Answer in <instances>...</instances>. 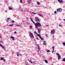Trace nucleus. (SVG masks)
Masks as SVG:
<instances>
[{
  "label": "nucleus",
  "instance_id": "dca6fc26",
  "mask_svg": "<svg viewBox=\"0 0 65 65\" xmlns=\"http://www.w3.org/2000/svg\"><path fill=\"white\" fill-rule=\"evenodd\" d=\"M9 10H12V8L10 7H9Z\"/></svg>",
  "mask_w": 65,
  "mask_h": 65
},
{
  "label": "nucleus",
  "instance_id": "864d4df0",
  "mask_svg": "<svg viewBox=\"0 0 65 65\" xmlns=\"http://www.w3.org/2000/svg\"><path fill=\"white\" fill-rule=\"evenodd\" d=\"M20 56H22V54H20Z\"/></svg>",
  "mask_w": 65,
  "mask_h": 65
},
{
  "label": "nucleus",
  "instance_id": "bb28decb",
  "mask_svg": "<svg viewBox=\"0 0 65 65\" xmlns=\"http://www.w3.org/2000/svg\"><path fill=\"white\" fill-rule=\"evenodd\" d=\"M34 33L35 34H37V32H36V31H35Z\"/></svg>",
  "mask_w": 65,
  "mask_h": 65
},
{
  "label": "nucleus",
  "instance_id": "b1692460",
  "mask_svg": "<svg viewBox=\"0 0 65 65\" xmlns=\"http://www.w3.org/2000/svg\"><path fill=\"white\" fill-rule=\"evenodd\" d=\"M25 64H25L26 65H29V64H28V63H27L26 62L25 63Z\"/></svg>",
  "mask_w": 65,
  "mask_h": 65
},
{
  "label": "nucleus",
  "instance_id": "09e8293b",
  "mask_svg": "<svg viewBox=\"0 0 65 65\" xmlns=\"http://www.w3.org/2000/svg\"><path fill=\"white\" fill-rule=\"evenodd\" d=\"M39 15V16H41V15L39 14V15Z\"/></svg>",
  "mask_w": 65,
  "mask_h": 65
},
{
  "label": "nucleus",
  "instance_id": "393cba45",
  "mask_svg": "<svg viewBox=\"0 0 65 65\" xmlns=\"http://www.w3.org/2000/svg\"><path fill=\"white\" fill-rule=\"evenodd\" d=\"M62 44L63 45H65V42L63 43Z\"/></svg>",
  "mask_w": 65,
  "mask_h": 65
},
{
  "label": "nucleus",
  "instance_id": "2f4dec72",
  "mask_svg": "<svg viewBox=\"0 0 65 65\" xmlns=\"http://www.w3.org/2000/svg\"><path fill=\"white\" fill-rule=\"evenodd\" d=\"M47 52H50V51L49 50H48L47 51Z\"/></svg>",
  "mask_w": 65,
  "mask_h": 65
},
{
  "label": "nucleus",
  "instance_id": "a19ab883",
  "mask_svg": "<svg viewBox=\"0 0 65 65\" xmlns=\"http://www.w3.org/2000/svg\"><path fill=\"white\" fill-rule=\"evenodd\" d=\"M14 34H17V32H14Z\"/></svg>",
  "mask_w": 65,
  "mask_h": 65
},
{
  "label": "nucleus",
  "instance_id": "423d86ee",
  "mask_svg": "<svg viewBox=\"0 0 65 65\" xmlns=\"http://www.w3.org/2000/svg\"><path fill=\"white\" fill-rule=\"evenodd\" d=\"M37 46H38V51H39V52H40V46H39L38 44L37 45Z\"/></svg>",
  "mask_w": 65,
  "mask_h": 65
},
{
  "label": "nucleus",
  "instance_id": "1a4fd4ad",
  "mask_svg": "<svg viewBox=\"0 0 65 65\" xmlns=\"http://www.w3.org/2000/svg\"><path fill=\"white\" fill-rule=\"evenodd\" d=\"M10 38L12 39V40H13V41H14V38L13 37L11 36V37Z\"/></svg>",
  "mask_w": 65,
  "mask_h": 65
},
{
  "label": "nucleus",
  "instance_id": "37998d69",
  "mask_svg": "<svg viewBox=\"0 0 65 65\" xmlns=\"http://www.w3.org/2000/svg\"><path fill=\"white\" fill-rule=\"evenodd\" d=\"M8 20H9V19H10V18H8Z\"/></svg>",
  "mask_w": 65,
  "mask_h": 65
},
{
  "label": "nucleus",
  "instance_id": "58836bf2",
  "mask_svg": "<svg viewBox=\"0 0 65 65\" xmlns=\"http://www.w3.org/2000/svg\"><path fill=\"white\" fill-rule=\"evenodd\" d=\"M12 23H14V21L13 20H12Z\"/></svg>",
  "mask_w": 65,
  "mask_h": 65
},
{
  "label": "nucleus",
  "instance_id": "5701e85b",
  "mask_svg": "<svg viewBox=\"0 0 65 65\" xmlns=\"http://www.w3.org/2000/svg\"><path fill=\"white\" fill-rule=\"evenodd\" d=\"M29 62H30V63H33V62H32V61H31V60H29Z\"/></svg>",
  "mask_w": 65,
  "mask_h": 65
},
{
  "label": "nucleus",
  "instance_id": "4468645a",
  "mask_svg": "<svg viewBox=\"0 0 65 65\" xmlns=\"http://www.w3.org/2000/svg\"><path fill=\"white\" fill-rule=\"evenodd\" d=\"M45 62L46 63H48V62H47V61L46 60H44Z\"/></svg>",
  "mask_w": 65,
  "mask_h": 65
},
{
  "label": "nucleus",
  "instance_id": "4c0bfd02",
  "mask_svg": "<svg viewBox=\"0 0 65 65\" xmlns=\"http://www.w3.org/2000/svg\"><path fill=\"white\" fill-rule=\"evenodd\" d=\"M30 19L31 20V21L32 22H33V20H32V18H30Z\"/></svg>",
  "mask_w": 65,
  "mask_h": 65
},
{
  "label": "nucleus",
  "instance_id": "2eb2a0df",
  "mask_svg": "<svg viewBox=\"0 0 65 65\" xmlns=\"http://www.w3.org/2000/svg\"><path fill=\"white\" fill-rule=\"evenodd\" d=\"M37 35L38 36H39V37H40V38L41 37V36L39 34H38Z\"/></svg>",
  "mask_w": 65,
  "mask_h": 65
},
{
  "label": "nucleus",
  "instance_id": "7ed1b4c3",
  "mask_svg": "<svg viewBox=\"0 0 65 65\" xmlns=\"http://www.w3.org/2000/svg\"><path fill=\"white\" fill-rule=\"evenodd\" d=\"M56 55H58V60L60 59H61V56H60V55L59 53H56Z\"/></svg>",
  "mask_w": 65,
  "mask_h": 65
},
{
  "label": "nucleus",
  "instance_id": "c756f323",
  "mask_svg": "<svg viewBox=\"0 0 65 65\" xmlns=\"http://www.w3.org/2000/svg\"><path fill=\"white\" fill-rule=\"evenodd\" d=\"M52 48H53V50H54V49L55 48V47L54 46H53L52 47Z\"/></svg>",
  "mask_w": 65,
  "mask_h": 65
},
{
  "label": "nucleus",
  "instance_id": "4be33fe9",
  "mask_svg": "<svg viewBox=\"0 0 65 65\" xmlns=\"http://www.w3.org/2000/svg\"><path fill=\"white\" fill-rule=\"evenodd\" d=\"M62 61H65V58H64L62 59Z\"/></svg>",
  "mask_w": 65,
  "mask_h": 65
},
{
  "label": "nucleus",
  "instance_id": "4d7b16f0",
  "mask_svg": "<svg viewBox=\"0 0 65 65\" xmlns=\"http://www.w3.org/2000/svg\"><path fill=\"white\" fill-rule=\"evenodd\" d=\"M41 52H40V53Z\"/></svg>",
  "mask_w": 65,
  "mask_h": 65
},
{
  "label": "nucleus",
  "instance_id": "72a5a7b5",
  "mask_svg": "<svg viewBox=\"0 0 65 65\" xmlns=\"http://www.w3.org/2000/svg\"><path fill=\"white\" fill-rule=\"evenodd\" d=\"M20 3H23V2H22V0H20Z\"/></svg>",
  "mask_w": 65,
  "mask_h": 65
},
{
  "label": "nucleus",
  "instance_id": "f257e3e1",
  "mask_svg": "<svg viewBox=\"0 0 65 65\" xmlns=\"http://www.w3.org/2000/svg\"><path fill=\"white\" fill-rule=\"evenodd\" d=\"M35 25L36 27L35 28H36V29H38V27H40L42 26V25H41V24L40 23L38 22L36 23L35 24Z\"/></svg>",
  "mask_w": 65,
  "mask_h": 65
},
{
  "label": "nucleus",
  "instance_id": "f8f14e48",
  "mask_svg": "<svg viewBox=\"0 0 65 65\" xmlns=\"http://www.w3.org/2000/svg\"><path fill=\"white\" fill-rule=\"evenodd\" d=\"M1 47H2L4 49V50H5V47H4V46H2V45L1 46Z\"/></svg>",
  "mask_w": 65,
  "mask_h": 65
},
{
  "label": "nucleus",
  "instance_id": "473e14b6",
  "mask_svg": "<svg viewBox=\"0 0 65 65\" xmlns=\"http://www.w3.org/2000/svg\"><path fill=\"white\" fill-rule=\"evenodd\" d=\"M32 23H33V24H35V23L33 21H32Z\"/></svg>",
  "mask_w": 65,
  "mask_h": 65
},
{
  "label": "nucleus",
  "instance_id": "c85d7f7f",
  "mask_svg": "<svg viewBox=\"0 0 65 65\" xmlns=\"http://www.w3.org/2000/svg\"><path fill=\"white\" fill-rule=\"evenodd\" d=\"M29 27H30V29H31V28H32V26L31 25H30Z\"/></svg>",
  "mask_w": 65,
  "mask_h": 65
},
{
  "label": "nucleus",
  "instance_id": "de8ad7c7",
  "mask_svg": "<svg viewBox=\"0 0 65 65\" xmlns=\"http://www.w3.org/2000/svg\"><path fill=\"white\" fill-rule=\"evenodd\" d=\"M2 45L1 44H0V46H2Z\"/></svg>",
  "mask_w": 65,
  "mask_h": 65
},
{
  "label": "nucleus",
  "instance_id": "3c124183",
  "mask_svg": "<svg viewBox=\"0 0 65 65\" xmlns=\"http://www.w3.org/2000/svg\"><path fill=\"white\" fill-rule=\"evenodd\" d=\"M54 37H55V36H53V38H54Z\"/></svg>",
  "mask_w": 65,
  "mask_h": 65
},
{
  "label": "nucleus",
  "instance_id": "c9c22d12",
  "mask_svg": "<svg viewBox=\"0 0 65 65\" xmlns=\"http://www.w3.org/2000/svg\"><path fill=\"white\" fill-rule=\"evenodd\" d=\"M17 26L18 27H20V25H17Z\"/></svg>",
  "mask_w": 65,
  "mask_h": 65
},
{
  "label": "nucleus",
  "instance_id": "cd10ccee",
  "mask_svg": "<svg viewBox=\"0 0 65 65\" xmlns=\"http://www.w3.org/2000/svg\"><path fill=\"white\" fill-rule=\"evenodd\" d=\"M6 61V60L4 59H3V61L4 62H5V61Z\"/></svg>",
  "mask_w": 65,
  "mask_h": 65
},
{
  "label": "nucleus",
  "instance_id": "49530a36",
  "mask_svg": "<svg viewBox=\"0 0 65 65\" xmlns=\"http://www.w3.org/2000/svg\"><path fill=\"white\" fill-rule=\"evenodd\" d=\"M0 42L1 43H3V42H2V41H1Z\"/></svg>",
  "mask_w": 65,
  "mask_h": 65
},
{
  "label": "nucleus",
  "instance_id": "6ab92c4d",
  "mask_svg": "<svg viewBox=\"0 0 65 65\" xmlns=\"http://www.w3.org/2000/svg\"><path fill=\"white\" fill-rule=\"evenodd\" d=\"M37 4L38 5H40V3L39 2H37Z\"/></svg>",
  "mask_w": 65,
  "mask_h": 65
},
{
  "label": "nucleus",
  "instance_id": "5fc2aeb1",
  "mask_svg": "<svg viewBox=\"0 0 65 65\" xmlns=\"http://www.w3.org/2000/svg\"><path fill=\"white\" fill-rule=\"evenodd\" d=\"M63 21H65V19H64L63 20Z\"/></svg>",
  "mask_w": 65,
  "mask_h": 65
},
{
  "label": "nucleus",
  "instance_id": "a18cd8bd",
  "mask_svg": "<svg viewBox=\"0 0 65 65\" xmlns=\"http://www.w3.org/2000/svg\"><path fill=\"white\" fill-rule=\"evenodd\" d=\"M21 11H23V9H21Z\"/></svg>",
  "mask_w": 65,
  "mask_h": 65
},
{
  "label": "nucleus",
  "instance_id": "412c9836",
  "mask_svg": "<svg viewBox=\"0 0 65 65\" xmlns=\"http://www.w3.org/2000/svg\"><path fill=\"white\" fill-rule=\"evenodd\" d=\"M17 56H19V52H17Z\"/></svg>",
  "mask_w": 65,
  "mask_h": 65
},
{
  "label": "nucleus",
  "instance_id": "ddd939ff",
  "mask_svg": "<svg viewBox=\"0 0 65 65\" xmlns=\"http://www.w3.org/2000/svg\"><path fill=\"white\" fill-rule=\"evenodd\" d=\"M38 29L39 33H40V29L39 28H38Z\"/></svg>",
  "mask_w": 65,
  "mask_h": 65
},
{
  "label": "nucleus",
  "instance_id": "e433bc0d",
  "mask_svg": "<svg viewBox=\"0 0 65 65\" xmlns=\"http://www.w3.org/2000/svg\"><path fill=\"white\" fill-rule=\"evenodd\" d=\"M54 13L56 14V13H57V12L56 11H55L54 12Z\"/></svg>",
  "mask_w": 65,
  "mask_h": 65
},
{
  "label": "nucleus",
  "instance_id": "7c9ffc66",
  "mask_svg": "<svg viewBox=\"0 0 65 65\" xmlns=\"http://www.w3.org/2000/svg\"><path fill=\"white\" fill-rule=\"evenodd\" d=\"M54 49H53V51L52 52V53H54Z\"/></svg>",
  "mask_w": 65,
  "mask_h": 65
},
{
  "label": "nucleus",
  "instance_id": "aec40b11",
  "mask_svg": "<svg viewBox=\"0 0 65 65\" xmlns=\"http://www.w3.org/2000/svg\"><path fill=\"white\" fill-rule=\"evenodd\" d=\"M40 38L42 40H43V38H42V37H41Z\"/></svg>",
  "mask_w": 65,
  "mask_h": 65
},
{
  "label": "nucleus",
  "instance_id": "79ce46f5",
  "mask_svg": "<svg viewBox=\"0 0 65 65\" xmlns=\"http://www.w3.org/2000/svg\"><path fill=\"white\" fill-rule=\"evenodd\" d=\"M36 39H37V40H38V38H36Z\"/></svg>",
  "mask_w": 65,
  "mask_h": 65
},
{
  "label": "nucleus",
  "instance_id": "f03ea898",
  "mask_svg": "<svg viewBox=\"0 0 65 65\" xmlns=\"http://www.w3.org/2000/svg\"><path fill=\"white\" fill-rule=\"evenodd\" d=\"M62 10V9L61 8L58 9H57V11L58 12H61Z\"/></svg>",
  "mask_w": 65,
  "mask_h": 65
},
{
  "label": "nucleus",
  "instance_id": "0eeeda50",
  "mask_svg": "<svg viewBox=\"0 0 65 65\" xmlns=\"http://www.w3.org/2000/svg\"><path fill=\"white\" fill-rule=\"evenodd\" d=\"M43 45H46L47 44V43H46V41H43Z\"/></svg>",
  "mask_w": 65,
  "mask_h": 65
},
{
  "label": "nucleus",
  "instance_id": "20e7f679",
  "mask_svg": "<svg viewBox=\"0 0 65 65\" xmlns=\"http://www.w3.org/2000/svg\"><path fill=\"white\" fill-rule=\"evenodd\" d=\"M55 31L54 29L52 30L51 31V33L52 34H54V33H55Z\"/></svg>",
  "mask_w": 65,
  "mask_h": 65
},
{
  "label": "nucleus",
  "instance_id": "6e6552de",
  "mask_svg": "<svg viewBox=\"0 0 65 65\" xmlns=\"http://www.w3.org/2000/svg\"><path fill=\"white\" fill-rule=\"evenodd\" d=\"M58 2H59L60 3H63V1L62 0H57Z\"/></svg>",
  "mask_w": 65,
  "mask_h": 65
},
{
  "label": "nucleus",
  "instance_id": "9d476101",
  "mask_svg": "<svg viewBox=\"0 0 65 65\" xmlns=\"http://www.w3.org/2000/svg\"><path fill=\"white\" fill-rule=\"evenodd\" d=\"M35 20L36 21H39V19H38V18H36Z\"/></svg>",
  "mask_w": 65,
  "mask_h": 65
},
{
  "label": "nucleus",
  "instance_id": "ea45409f",
  "mask_svg": "<svg viewBox=\"0 0 65 65\" xmlns=\"http://www.w3.org/2000/svg\"><path fill=\"white\" fill-rule=\"evenodd\" d=\"M45 35H46V37H48V36L46 34Z\"/></svg>",
  "mask_w": 65,
  "mask_h": 65
},
{
  "label": "nucleus",
  "instance_id": "c03bdc74",
  "mask_svg": "<svg viewBox=\"0 0 65 65\" xmlns=\"http://www.w3.org/2000/svg\"><path fill=\"white\" fill-rule=\"evenodd\" d=\"M6 21L7 22H8V20H6Z\"/></svg>",
  "mask_w": 65,
  "mask_h": 65
},
{
  "label": "nucleus",
  "instance_id": "603ef678",
  "mask_svg": "<svg viewBox=\"0 0 65 65\" xmlns=\"http://www.w3.org/2000/svg\"><path fill=\"white\" fill-rule=\"evenodd\" d=\"M26 23H27V24H29V23H28V22H26Z\"/></svg>",
  "mask_w": 65,
  "mask_h": 65
},
{
  "label": "nucleus",
  "instance_id": "a211bd4d",
  "mask_svg": "<svg viewBox=\"0 0 65 65\" xmlns=\"http://www.w3.org/2000/svg\"><path fill=\"white\" fill-rule=\"evenodd\" d=\"M1 60H3V59H4V58L2 57H1Z\"/></svg>",
  "mask_w": 65,
  "mask_h": 65
},
{
  "label": "nucleus",
  "instance_id": "6e6d98bb",
  "mask_svg": "<svg viewBox=\"0 0 65 65\" xmlns=\"http://www.w3.org/2000/svg\"><path fill=\"white\" fill-rule=\"evenodd\" d=\"M28 60H29V59H28Z\"/></svg>",
  "mask_w": 65,
  "mask_h": 65
},
{
  "label": "nucleus",
  "instance_id": "39448f33",
  "mask_svg": "<svg viewBox=\"0 0 65 65\" xmlns=\"http://www.w3.org/2000/svg\"><path fill=\"white\" fill-rule=\"evenodd\" d=\"M30 35L31 38H34V36H33V35L32 33H30Z\"/></svg>",
  "mask_w": 65,
  "mask_h": 65
},
{
  "label": "nucleus",
  "instance_id": "8fccbe9b",
  "mask_svg": "<svg viewBox=\"0 0 65 65\" xmlns=\"http://www.w3.org/2000/svg\"><path fill=\"white\" fill-rule=\"evenodd\" d=\"M0 38H1V36L0 35Z\"/></svg>",
  "mask_w": 65,
  "mask_h": 65
},
{
  "label": "nucleus",
  "instance_id": "9b49d317",
  "mask_svg": "<svg viewBox=\"0 0 65 65\" xmlns=\"http://www.w3.org/2000/svg\"><path fill=\"white\" fill-rule=\"evenodd\" d=\"M31 2V0H28V1L27 2L28 3H30Z\"/></svg>",
  "mask_w": 65,
  "mask_h": 65
},
{
  "label": "nucleus",
  "instance_id": "f704fd0d",
  "mask_svg": "<svg viewBox=\"0 0 65 65\" xmlns=\"http://www.w3.org/2000/svg\"><path fill=\"white\" fill-rule=\"evenodd\" d=\"M59 27H62V25L61 24H59Z\"/></svg>",
  "mask_w": 65,
  "mask_h": 65
},
{
  "label": "nucleus",
  "instance_id": "a878e982",
  "mask_svg": "<svg viewBox=\"0 0 65 65\" xmlns=\"http://www.w3.org/2000/svg\"><path fill=\"white\" fill-rule=\"evenodd\" d=\"M9 26H13V24H10L9 25Z\"/></svg>",
  "mask_w": 65,
  "mask_h": 65
},
{
  "label": "nucleus",
  "instance_id": "f3484780",
  "mask_svg": "<svg viewBox=\"0 0 65 65\" xmlns=\"http://www.w3.org/2000/svg\"><path fill=\"white\" fill-rule=\"evenodd\" d=\"M31 13H32V14H37L36 13H35L33 12H32Z\"/></svg>",
  "mask_w": 65,
  "mask_h": 65
}]
</instances>
